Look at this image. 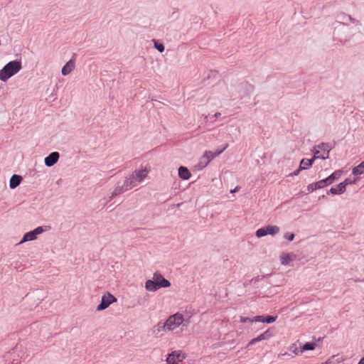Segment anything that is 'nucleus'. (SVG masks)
<instances>
[{
	"mask_svg": "<svg viewBox=\"0 0 364 364\" xmlns=\"http://www.w3.org/2000/svg\"><path fill=\"white\" fill-rule=\"evenodd\" d=\"M126 190L124 188L122 185L121 184V182L119 181L117 183V186L114 191L111 193L110 198H114L115 196L125 192Z\"/></svg>",
	"mask_w": 364,
	"mask_h": 364,
	"instance_id": "obj_16",
	"label": "nucleus"
},
{
	"mask_svg": "<svg viewBox=\"0 0 364 364\" xmlns=\"http://www.w3.org/2000/svg\"><path fill=\"white\" fill-rule=\"evenodd\" d=\"M75 55L74 54L72 58L68 60L66 64L63 67L61 73L62 75L64 76L68 75L70 74L72 70L75 68Z\"/></svg>",
	"mask_w": 364,
	"mask_h": 364,
	"instance_id": "obj_11",
	"label": "nucleus"
},
{
	"mask_svg": "<svg viewBox=\"0 0 364 364\" xmlns=\"http://www.w3.org/2000/svg\"><path fill=\"white\" fill-rule=\"evenodd\" d=\"M301 171V170H300V166H299L298 169H296L295 171H294V173H291V175L292 176H297Z\"/></svg>",
	"mask_w": 364,
	"mask_h": 364,
	"instance_id": "obj_36",
	"label": "nucleus"
},
{
	"mask_svg": "<svg viewBox=\"0 0 364 364\" xmlns=\"http://www.w3.org/2000/svg\"><path fill=\"white\" fill-rule=\"evenodd\" d=\"M186 358L185 355L181 351H173L166 359V361L170 364H176L181 362Z\"/></svg>",
	"mask_w": 364,
	"mask_h": 364,
	"instance_id": "obj_7",
	"label": "nucleus"
},
{
	"mask_svg": "<svg viewBox=\"0 0 364 364\" xmlns=\"http://www.w3.org/2000/svg\"><path fill=\"white\" fill-rule=\"evenodd\" d=\"M333 146L329 143L322 142L314 147V156L312 159H303L300 162V170H306L311 167L314 161L317 159L326 160L329 158V153Z\"/></svg>",
	"mask_w": 364,
	"mask_h": 364,
	"instance_id": "obj_1",
	"label": "nucleus"
},
{
	"mask_svg": "<svg viewBox=\"0 0 364 364\" xmlns=\"http://www.w3.org/2000/svg\"><path fill=\"white\" fill-rule=\"evenodd\" d=\"M59 157H60V154L58 152L53 151V152L50 153L48 156H46L45 158L44 161H45L46 166H47L48 167L53 166L54 164H55L58 162Z\"/></svg>",
	"mask_w": 364,
	"mask_h": 364,
	"instance_id": "obj_10",
	"label": "nucleus"
},
{
	"mask_svg": "<svg viewBox=\"0 0 364 364\" xmlns=\"http://www.w3.org/2000/svg\"><path fill=\"white\" fill-rule=\"evenodd\" d=\"M284 238L287 239L289 241H292L294 240V234L287 232L284 235Z\"/></svg>",
	"mask_w": 364,
	"mask_h": 364,
	"instance_id": "obj_32",
	"label": "nucleus"
},
{
	"mask_svg": "<svg viewBox=\"0 0 364 364\" xmlns=\"http://www.w3.org/2000/svg\"><path fill=\"white\" fill-rule=\"evenodd\" d=\"M316 185H317V187H318V189H320V188H324L326 186V184L325 183V181L324 180H321L319 181H317L316 182Z\"/></svg>",
	"mask_w": 364,
	"mask_h": 364,
	"instance_id": "obj_31",
	"label": "nucleus"
},
{
	"mask_svg": "<svg viewBox=\"0 0 364 364\" xmlns=\"http://www.w3.org/2000/svg\"><path fill=\"white\" fill-rule=\"evenodd\" d=\"M213 159V156H212V151H205L203 156L200 158L198 164L197 165L198 168L199 170H202L206 167Z\"/></svg>",
	"mask_w": 364,
	"mask_h": 364,
	"instance_id": "obj_8",
	"label": "nucleus"
},
{
	"mask_svg": "<svg viewBox=\"0 0 364 364\" xmlns=\"http://www.w3.org/2000/svg\"><path fill=\"white\" fill-rule=\"evenodd\" d=\"M221 115L220 112H215V114H214V117L218 118Z\"/></svg>",
	"mask_w": 364,
	"mask_h": 364,
	"instance_id": "obj_38",
	"label": "nucleus"
},
{
	"mask_svg": "<svg viewBox=\"0 0 364 364\" xmlns=\"http://www.w3.org/2000/svg\"><path fill=\"white\" fill-rule=\"evenodd\" d=\"M316 344L315 343H306L302 347L300 348V353L306 350H312L315 348Z\"/></svg>",
	"mask_w": 364,
	"mask_h": 364,
	"instance_id": "obj_21",
	"label": "nucleus"
},
{
	"mask_svg": "<svg viewBox=\"0 0 364 364\" xmlns=\"http://www.w3.org/2000/svg\"><path fill=\"white\" fill-rule=\"evenodd\" d=\"M266 235H267V232L264 227L259 228L256 231V236L257 237H262Z\"/></svg>",
	"mask_w": 364,
	"mask_h": 364,
	"instance_id": "obj_23",
	"label": "nucleus"
},
{
	"mask_svg": "<svg viewBox=\"0 0 364 364\" xmlns=\"http://www.w3.org/2000/svg\"><path fill=\"white\" fill-rule=\"evenodd\" d=\"M228 147V144H226L222 149L217 150L215 152L212 151V156H213V159L215 158L216 156H219L220 154H222Z\"/></svg>",
	"mask_w": 364,
	"mask_h": 364,
	"instance_id": "obj_26",
	"label": "nucleus"
},
{
	"mask_svg": "<svg viewBox=\"0 0 364 364\" xmlns=\"http://www.w3.org/2000/svg\"><path fill=\"white\" fill-rule=\"evenodd\" d=\"M117 301V299L109 292H107L102 296L100 304L97 306L99 311L106 309L109 305Z\"/></svg>",
	"mask_w": 364,
	"mask_h": 364,
	"instance_id": "obj_5",
	"label": "nucleus"
},
{
	"mask_svg": "<svg viewBox=\"0 0 364 364\" xmlns=\"http://www.w3.org/2000/svg\"><path fill=\"white\" fill-rule=\"evenodd\" d=\"M121 184L124 187V188L127 191H129L132 189L133 187L136 186L137 185V183L136 181V178H134V174H130L128 176H127L123 183Z\"/></svg>",
	"mask_w": 364,
	"mask_h": 364,
	"instance_id": "obj_9",
	"label": "nucleus"
},
{
	"mask_svg": "<svg viewBox=\"0 0 364 364\" xmlns=\"http://www.w3.org/2000/svg\"><path fill=\"white\" fill-rule=\"evenodd\" d=\"M317 189H318V187H317L316 183H312L307 186V191L309 193H311Z\"/></svg>",
	"mask_w": 364,
	"mask_h": 364,
	"instance_id": "obj_27",
	"label": "nucleus"
},
{
	"mask_svg": "<svg viewBox=\"0 0 364 364\" xmlns=\"http://www.w3.org/2000/svg\"><path fill=\"white\" fill-rule=\"evenodd\" d=\"M44 231L45 230L43 227L39 226L33 230L25 233L19 244L36 240L37 238V235L43 233Z\"/></svg>",
	"mask_w": 364,
	"mask_h": 364,
	"instance_id": "obj_6",
	"label": "nucleus"
},
{
	"mask_svg": "<svg viewBox=\"0 0 364 364\" xmlns=\"http://www.w3.org/2000/svg\"><path fill=\"white\" fill-rule=\"evenodd\" d=\"M240 189V186H236L233 190H231L230 192L232 193L237 192Z\"/></svg>",
	"mask_w": 364,
	"mask_h": 364,
	"instance_id": "obj_37",
	"label": "nucleus"
},
{
	"mask_svg": "<svg viewBox=\"0 0 364 364\" xmlns=\"http://www.w3.org/2000/svg\"><path fill=\"white\" fill-rule=\"evenodd\" d=\"M22 68L21 60H12L0 70V80L6 82L10 77L18 73Z\"/></svg>",
	"mask_w": 364,
	"mask_h": 364,
	"instance_id": "obj_3",
	"label": "nucleus"
},
{
	"mask_svg": "<svg viewBox=\"0 0 364 364\" xmlns=\"http://www.w3.org/2000/svg\"><path fill=\"white\" fill-rule=\"evenodd\" d=\"M253 320V318H248V317H245V316H241L240 317V321L242 323H246V322H256L255 321H252Z\"/></svg>",
	"mask_w": 364,
	"mask_h": 364,
	"instance_id": "obj_30",
	"label": "nucleus"
},
{
	"mask_svg": "<svg viewBox=\"0 0 364 364\" xmlns=\"http://www.w3.org/2000/svg\"><path fill=\"white\" fill-rule=\"evenodd\" d=\"M154 48L159 51L160 53H162L164 51L165 47L162 43H159L156 41H154Z\"/></svg>",
	"mask_w": 364,
	"mask_h": 364,
	"instance_id": "obj_24",
	"label": "nucleus"
},
{
	"mask_svg": "<svg viewBox=\"0 0 364 364\" xmlns=\"http://www.w3.org/2000/svg\"><path fill=\"white\" fill-rule=\"evenodd\" d=\"M259 341H259V338H258V336H257V337H256V338H255L252 339L251 341H250V342L248 343V346L254 345V344H255L256 343L259 342Z\"/></svg>",
	"mask_w": 364,
	"mask_h": 364,
	"instance_id": "obj_33",
	"label": "nucleus"
},
{
	"mask_svg": "<svg viewBox=\"0 0 364 364\" xmlns=\"http://www.w3.org/2000/svg\"><path fill=\"white\" fill-rule=\"evenodd\" d=\"M358 364H364V356L360 360Z\"/></svg>",
	"mask_w": 364,
	"mask_h": 364,
	"instance_id": "obj_39",
	"label": "nucleus"
},
{
	"mask_svg": "<svg viewBox=\"0 0 364 364\" xmlns=\"http://www.w3.org/2000/svg\"><path fill=\"white\" fill-rule=\"evenodd\" d=\"M265 230L267 235H275L279 232V228L277 225H267L265 226Z\"/></svg>",
	"mask_w": 364,
	"mask_h": 364,
	"instance_id": "obj_18",
	"label": "nucleus"
},
{
	"mask_svg": "<svg viewBox=\"0 0 364 364\" xmlns=\"http://www.w3.org/2000/svg\"><path fill=\"white\" fill-rule=\"evenodd\" d=\"M178 176L183 180H188L191 176V173L186 167L180 166L178 168Z\"/></svg>",
	"mask_w": 364,
	"mask_h": 364,
	"instance_id": "obj_13",
	"label": "nucleus"
},
{
	"mask_svg": "<svg viewBox=\"0 0 364 364\" xmlns=\"http://www.w3.org/2000/svg\"><path fill=\"white\" fill-rule=\"evenodd\" d=\"M324 181H325V183L326 184V186L331 184L333 182L331 180V178L328 177H327L326 178L323 179Z\"/></svg>",
	"mask_w": 364,
	"mask_h": 364,
	"instance_id": "obj_35",
	"label": "nucleus"
},
{
	"mask_svg": "<svg viewBox=\"0 0 364 364\" xmlns=\"http://www.w3.org/2000/svg\"><path fill=\"white\" fill-rule=\"evenodd\" d=\"M348 18L350 21H351L352 22H355V20L354 18H353L350 15L348 16Z\"/></svg>",
	"mask_w": 364,
	"mask_h": 364,
	"instance_id": "obj_40",
	"label": "nucleus"
},
{
	"mask_svg": "<svg viewBox=\"0 0 364 364\" xmlns=\"http://www.w3.org/2000/svg\"><path fill=\"white\" fill-rule=\"evenodd\" d=\"M364 173V161H362L359 165L354 167L352 170V173L354 176L361 175Z\"/></svg>",
	"mask_w": 364,
	"mask_h": 364,
	"instance_id": "obj_19",
	"label": "nucleus"
},
{
	"mask_svg": "<svg viewBox=\"0 0 364 364\" xmlns=\"http://www.w3.org/2000/svg\"><path fill=\"white\" fill-rule=\"evenodd\" d=\"M265 276H257L255 278H252L250 281V284H256L257 282L261 281Z\"/></svg>",
	"mask_w": 364,
	"mask_h": 364,
	"instance_id": "obj_28",
	"label": "nucleus"
},
{
	"mask_svg": "<svg viewBox=\"0 0 364 364\" xmlns=\"http://www.w3.org/2000/svg\"><path fill=\"white\" fill-rule=\"evenodd\" d=\"M183 322V316L180 313H176L170 316L161 328L164 331H173L177 328Z\"/></svg>",
	"mask_w": 364,
	"mask_h": 364,
	"instance_id": "obj_4",
	"label": "nucleus"
},
{
	"mask_svg": "<svg viewBox=\"0 0 364 364\" xmlns=\"http://www.w3.org/2000/svg\"><path fill=\"white\" fill-rule=\"evenodd\" d=\"M170 286L171 282L159 272L153 274L152 279H148L145 282V289L151 292H154L160 288L169 287Z\"/></svg>",
	"mask_w": 364,
	"mask_h": 364,
	"instance_id": "obj_2",
	"label": "nucleus"
},
{
	"mask_svg": "<svg viewBox=\"0 0 364 364\" xmlns=\"http://www.w3.org/2000/svg\"><path fill=\"white\" fill-rule=\"evenodd\" d=\"M280 260L282 264L287 265L292 260V259L290 257L289 254H282L280 257Z\"/></svg>",
	"mask_w": 364,
	"mask_h": 364,
	"instance_id": "obj_22",
	"label": "nucleus"
},
{
	"mask_svg": "<svg viewBox=\"0 0 364 364\" xmlns=\"http://www.w3.org/2000/svg\"><path fill=\"white\" fill-rule=\"evenodd\" d=\"M346 191L345 184L340 183L336 187L330 188L329 192L333 195H340Z\"/></svg>",
	"mask_w": 364,
	"mask_h": 364,
	"instance_id": "obj_15",
	"label": "nucleus"
},
{
	"mask_svg": "<svg viewBox=\"0 0 364 364\" xmlns=\"http://www.w3.org/2000/svg\"><path fill=\"white\" fill-rule=\"evenodd\" d=\"M341 183H343L345 184V188H346V186L348 185V184H351L353 183L352 181L349 178H346L343 182H342Z\"/></svg>",
	"mask_w": 364,
	"mask_h": 364,
	"instance_id": "obj_34",
	"label": "nucleus"
},
{
	"mask_svg": "<svg viewBox=\"0 0 364 364\" xmlns=\"http://www.w3.org/2000/svg\"><path fill=\"white\" fill-rule=\"evenodd\" d=\"M22 177L19 175L14 174L10 178L9 187L11 189L16 188L21 183Z\"/></svg>",
	"mask_w": 364,
	"mask_h": 364,
	"instance_id": "obj_14",
	"label": "nucleus"
},
{
	"mask_svg": "<svg viewBox=\"0 0 364 364\" xmlns=\"http://www.w3.org/2000/svg\"><path fill=\"white\" fill-rule=\"evenodd\" d=\"M272 336H273V331L269 328L266 331H264V333H262L259 336H258V338H259V341H262L264 340H268L270 338H272Z\"/></svg>",
	"mask_w": 364,
	"mask_h": 364,
	"instance_id": "obj_20",
	"label": "nucleus"
},
{
	"mask_svg": "<svg viewBox=\"0 0 364 364\" xmlns=\"http://www.w3.org/2000/svg\"><path fill=\"white\" fill-rule=\"evenodd\" d=\"M330 362H331V359H328L327 361H326L323 364H328Z\"/></svg>",
	"mask_w": 364,
	"mask_h": 364,
	"instance_id": "obj_42",
	"label": "nucleus"
},
{
	"mask_svg": "<svg viewBox=\"0 0 364 364\" xmlns=\"http://www.w3.org/2000/svg\"><path fill=\"white\" fill-rule=\"evenodd\" d=\"M276 319H277V316H267L266 318H264L262 316H256L253 317L252 321L271 323L274 322L276 321Z\"/></svg>",
	"mask_w": 364,
	"mask_h": 364,
	"instance_id": "obj_12",
	"label": "nucleus"
},
{
	"mask_svg": "<svg viewBox=\"0 0 364 364\" xmlns=\"http://www.w3.org/2000/svg\"><path fill=\"white\" fill-rule=\"evenodd\" d=\"M113 198H110V196L108 197L107 202L110 201Z\"/></svg>",
	"mask_w": 364,
	"mask_h": 364,
	"instance_id": "obj_43",
	"label": "nucleus"
},
{
	"mask_svg": "<svg viewBox=\"0 0 364 364\" xmlns=\"http://www.w3.org/2000/svg\"><path fill=\"white\" fill-rule=\"evenodd\" d=\"M134 174L137 183L141 182L146 177V170L136 171Z\"/></svg>",
	"mask_w": 364,
	"mask_h": 364,
	"instance_id": "obj_17",
	"label": "nucleus"
},
{
	"mask_svg": "<svg viewBox=\"0 0 364 364\" xmlns=\"http://www.w3.org/2000/svg\"><path fill=\"white\" fill-rule=\"evenodd\" d=\"M317 149L320 151L318 155H322L323 154V151L321 149H319L318 148H317Z\"/></svg>",
	"mask_w": 364,
	"mask_h": 364,
	"instance_id": "obj_41",
	"label": "nucleus"
},
{
	"mask_svg": "<svg viewBox=\"0 0 364 364\" xmlns=\"http://www.w3.org/2000/svg\"><path fill=\"white\" fill-rule=\"evenodd\" d=\"M290 350L295 354L298 355L300 353V349H299L296 344H293L290 347Z\"/></svg>",
	"mask_w": 364,
	"mask_h": 364,
	"instance_id": "obj_29",
	"label": "nucleus"
},
{
	"mask_svg": "<svg viewBox=\"0 0 364 364\" xmlns=\"http://www.w3.org/2000/svg\"><path fill=\"white\" fill-rule=\"evenodd\" d=\"M341 172L340 171H336L333 172L332 174L329 176V178L333 182L335 180L338 179L341 176Z\"/></svg>",
	"mask_w": 364,
	"mask_h": 364,
	"instance_id": "obj_25",
	"label": "nucleus"
}]
</instances>
